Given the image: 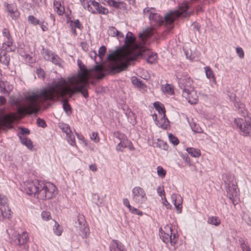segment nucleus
I'll return each instance as SVG.
<instances>
[{"instance_id":"1","label":"nucleus","mask_w":251,"mask_h":251,"mask_svg":"<svg viewBox=\"0 0 251 251\" xmlns=\"http://www.w3.org/2000/svg\"><path fill=\"white\" fill-rule=\"evenodd\" d=\"M67 84V81L60 77L57 80L53 81L47 87L25 96L24 105L18 102L16 103L18 113L20 115L36 114L40 110L41 104L61 99L63 110L67 115H70L72 107L66 97L71 98L76 93H81L85 98L89 95L87 90L77 91L76 87L68 86Z\"/></svg>"},{"instance_id":"2","label":"nucleus","mask_w":251,"mask_h":251,"mask_svg":"<svg viewBox=\"0 0 251 251\" xmlns=\"http://www.w3.org/2000/svg\"><path fill=\"white\" fill-rule=\"evenodd\" d=\"M79 70L76 75L68 77V81L72 86L76 87L77 91L87 90L89 80L95 75L98 78H102L105 75L101 65H96L93 68L88 69L80 60H77Z\"/></svg>"},{"instance_id":"3","label":"nucleus","mask_w":251,"mask_h":251,"mask_svg":"<svg viewBox=\"0 0 251 251\" xmlns=\"http://www.w3.org/2000/svg\"><path fill=\"white\" fill-rule=\"evenodd\" d=\"M188 5L183 3L178 10L170 12L162 17L158 13H156L154 8H145L143 10L144 16L148 17L151 23L155 25H165L168 28L171 29L173 27L174 21L180 16H186L188 15Z\"/></svg>"},{"instance_id":"4","label":"nucleus","mask_w":251,"mask_h":251,"mask_svg":"<svg viewBox=\"0 0 251 251\" xmlns=\"http://www.w3.org/2000/svg\"><path fill=\"white\" fill-rule=\"evenodd\" d=\"M24 189L28 195L40 200L51 199L56 190L55 186L52 183L38 179L25 181Z\"/></svg>"},{"instance_id":"5","label":"nucleus","mask_w":251,"mask_h":251,"mask_svg":"<svg viewBox=\"0 0 251 251\" xmlns=\"http://www.w3.org/2000/svg\"><path fill=\"white\" fill-rule=\"evenodd\" d=\"M159 236L163 242L168 245L170 243L174 246L177 241L178 236L176 232L173 230L172 227L166 226L164 229L161 228L159 229Z\"/></svg>"},{"instance_id":"6","label":"nucleus","mask_w":251,"mask_h":251,"mask_svg":"<svg viewBox=\"0 0 251 251\" xmlns=\"http://www.w3.org/2000/svg\"><path fill=\"white\" fill-rule=\"evenodd\" d=\"M75 229L79 235L82 237H86L89 232V227L86 225V222L83 215L78 214L77 216V221L74 223Z\"/></svg>"},{"instance_id":"7","label":"nucleus","mask_w":251,"mask_h":251,"mask_svg":"<svg viewBox=\"0 0 251 251\" xmlns=\"http://www.w3.org/2000/svg\"><path fill=\"white\" fill-rule=\"evenodd\" d=\"M137 57L136 55H126L125 61H120L111 66V71L113 73H119L125 70L130 65V62L135 60Z\"/></svg>"},{"instance_id":"8","label":"nucleus","mask_w":251,"mask_h":251,"mask_svg":"<svg viewBox=\"0 0 251 251\" xmlns=\"http://www.w3.org/2000/svg\"><path fill=\"white\" fill-rule=\"evenodd\" d=\"M0 220L4 219H10L11 218L12 211L8 206V200L7 198L0 194Z\"/></svg>"},{"instance_id":"9","label":"nucleus","mask_w":251,"mask_h":251,"mask_svg":"<svg viewBox=\"0 0 251 251\" xmlns=\"http://www.w3.org/2000/svg\"><path fill=\"white\" fill-rule=\"evenodd\" d=\"M153 106L158 113L161 114V121H163V123L157 122L156 125L164 129H166L169 126V121L165 115V109L162 104L159 101H155L153 103Z\"/></svg>"},{"instance_id":"10","label":"nucleus","mask_w":251,"mask_h":251,"mask_svg":"<svg viewBox=\"0 0 251 251\" xmlns=\"http://www.w3.org/2000/svg\"><path fill=\"white\" fill-rule=\"evenodd\" d=\"M132 200L137 204H141L147 200L145 191L140 187H134L132 190Z\"/></svg>"},{"instance_id":"11","label":"nucleus","mask_w":251,"mask_h":251,"mask_svg":"<svg viewBox=\"0 0 251 251\" xmlns=\"http://www.w3.org/2000/svg\"><path fill=\"white\" fill-rule=\"evenodd\" d=\"M85 9L93 14L106 15L108 13L107 8L102 6L95 0H90L89 2V6H86Z\"/></svg>"},{"instance_id":"12","label":"nucleus","mask_w":251,"mask_h":251,"mask_svg":"<svg viewBox=\"0 0 251 251\" xmlns=\"http://www.w3.org/2000/svg\"><path fill=\"white\" fill-rule=\"evenodd\" d=\"M176 77L178 79L179 87L182 90V93L184 91L190 92L194 89L192 86L193 80L189 76H185L184 77H181L178 75Z\"/></svg>"},{"instance_id":"13","label":"nucleus","mask_w":251,"mask_h":251,"mask_svg":"<svg viewBox=\"0 0 251 251\" xmlns=\"http://www.w3.org/2000/svg\"><path fill=\"white\" fill-rule=\"evenodd\" d=\"M28 240V237L26 232H23L22 233H15L12 237V242L16 245L21 246L25 245Z\"/></svg>"},{"instance_id":"14","label":"nucleus","mask_w":251,"mask_h":251,"mask_svg":"<svg viewBox=\"0 0 251 251\" xmlns=\"http://www.w3.org/2000/svg\"><path fill=\"white\" fill-rule=\"evenodd\" d=\"M182 96L187 100L188 102L191 104H196L198 101V96L194 89L190 92H182Z\"/></svg>"},{"instance_id":"15","label":"nucleus","mask_w":251,"mask_h":251,"mask_svg":"<svg viewBox=\"0 0 251 251\" xmlns=\"http://www.w3.org/2000/svg\"><path fill=\"white\" fill-rule=\"evenodd\" d=\"M226 191L227 196L229 199L234 203V197L238 195V190L236 183L231 184V185H226Z\"/></svg>"},{"instance_id":"16","label":"nucleus","mask_w":251,"mask_h":251,"mask_svg":"<svg viewBox=\"0 0 251 251\" xmlns=\"http://www.w3.org/2000/svg\"><path fill=\"white\" fill-rule=\"evenodd\" d=\"M4 6L6 7V10L9 13L11 18L14 20H16L20 16V13L16 6L14 4H8L4 3Z\"/></svg>"},{"instance_id":"17","label":"nucleus","mask_w":251,"mask_h":251,"mask_svg":"<svg viewBox=\"0 0 251 251\" xmlns=\"http://www.w3.org/2000/svg\"><path fill=\"white\" fill-rule=\"evenodd\" d=\"M107 4L116 9L125 10L126 9V4L123 1L120 0H105Z\"/></svg>"},{"instance_id":"18","label":"nucleus","mask_w":251,"mask_h":251,"mask_svg":"<svg viewBox=\"0 0 251 251\" xmlns=\"http://www.w3.org/2000/svg\"><path fill=\"white\" fill-rule=\"evenodd\" d=\"M233 101L234 106L238 109V113L244 117L247 116L248 112L245 104L236 99H234Z\"/></svg>"},{"instance_id":"19","label":"nucleus","mask_w":251,"mask_h":251,"mask_svg":"<svg viewBox=\"0 0 251 251\" xmlns=\"http://www.w3.org/2000/svg\"><path fill=\"white\" fill-rule=\"evenodd\" d=\"M110 251H126L125 246L119 241L113 240L110 245Z\"/></svg>"},{"instance_id":"20","label":"nucleus","mask_w":251,"mask_h":251,"mask_svg":"<svg viewBox=\"0 0 251 251\" xmlns=\"http://www.w3.org/2000/svg\"><path fill=\"white\" fill-rule=\"evenodd\" d=\"M240 128L244 136H248L251 132V120H245Z\"/></svg>"},{"instance_id":"21","label":"nucleus","mask_w":251,"mask_h":251,"mask_svg":"<svg viewBox=\"0 0 251 251\" xmlns=\"http://www.w3.org/2000/svg\"><path fill=\"white\" fill-rule=\"evenodd\" d=\"M172 201L178 213L181 212L182 199L180 195L176 194H173L172 195Z\"/></svg>"},{"instance_id":"22","label":"nucleus","mask_w":251,"mask_h":251,"mask_svg":"<svg viewBox=\"0 0 251 251\" xmlns=\"http://www.w3.org/2000/svg\"><path fill=\"white\" fill-rule=\"evenodd\" d=\"M16 49L15 45H13V41H7L6 42L3 43L0 48V50L6 52L14 51Z\"/></svg>"},{"instance_id":"23","label":"nucleus","mask_w":251,"mask_h":251,"mask_svg":"<svg viewBox=\"0 0 251 251\" xmlns=\"http://www.w3.org/2000/svg\"><path fill=\"white\" fill-rule=\"evenodd\" d=\"M3 121L5 124L11 126L16 119V115L13 113H9L4 115L2 117Z\"/></svg>"},{"instance_id":"24","label":"nucleus","mask_w":251,"mask_h":251,"mask_svg":"<svg viewBox=\"0 0 251 251\" xmlns=\"http://www.w3.org/2000/svg\"><path fill=\"white\" fill-rule=\"evenodd\" d=\"M10 60V55L7 54L5 51L0 50V62L3 65L8 67Z\"/></svg>"},{"instance_id":"25","label":"nucleus","mask_w":251,"mask_h":251,"mask_svg":"<svg viewBox=\"0 0 251 251\" xmlns=\"http://www.w3.org/2000/svg\"><path fill=\"white\" fill-rule=\"evenodd\" d=\"M223 179L225 185H229L231 184L236 183L234 177L232 174H226L223 176Z\"/></svg>"},{"instance_id":"26","label":"nucleus","mask_w":251,"mask_h":251,"mask_svg":"<svg viewBox=\"0 0 251 251\" xmlns=\"http://www.w3.org/2000/svg\"><path fill=\"white\" fill-rule=\"evenodd\" d=\"M0 89L1 92H2L4 94L9 95L11 91L12 88L11 86L9 85V84L7 82H0Z\"/></svg>"},{"instance_id":"27","label":"nucleus","mask_w":251,"mask_h":251,"mask_svg":"<svg viewBox=\"0 0 251 251\" xmlns=\"http://www.w3.org/2000/svg\"><path fill=\"white\" fill-rule=\"evenodd\" d=\"M19 137L22 144L25 146L29 150H31L33 148L32 142L30 139L20 135Z\"/></svg>"},{"instance_id":"28","label":"nucleus","mask_w":251,"mask_h":251,"mask_svg":"<svg viewBox=\"0 0 251 251\" xmlns=\"http://www.w3.org/2000/svg\"><path fill=\"white\" fill-rule=\"evenodd\" d=\"M204 70L207 78L212 80V81L216 83V78L214 76V73L212 69L209 67H204Z\"/></svg>"},{"instance_id":"29","label":"nucleus","mask_w":251,"mask_h":251,"mask_svg":"<svg viewBox=\"0 0 251 251\" xmlns=\"http://www.w3.org/2000/svg\"><path fill=\"white\" fill-rule=\"evenodd\" d=\"M54 9L59 15H62L64 12V8L62 7L60 2L55 0L53 2Z\"/></svg>"},{"instance_id":"30","label":"nucleus","mask_w":251,"mask_h":251,"mask_svg":"<svg viewBox=\"0 0 251 251\" xmlns=\"http://www.w3.org/2000/svg\"><path fill=\"white\" fill-rule=\"evenodd\" d=\"M186 151L192 157H198L201 155V151L198 149L193 148H187Z\"/></svg>"},{"instance_id":"31","label":"nucleus","mask_w":251,"mask_h":251,"mask_svg":"<svg viewBox=\"0 0 251 251\" xmlns=\"http://www.w3.org/2000/svg\"><path fill=\"white\" fill-rule=\"evenodd\" d=\"M41 53L43 55L44 59L47 60H50L52 55L54 54H53L52 52L49 50L48 49H45L44 48H43Z\"/></svg>"},{"instance_id":"32","label":"nucleus","mask_w":251,"mask_h":251,"mask_svg":"<svg viewBox=\"0 0 251 251\" xmlns=\"http://www.w3.org/2000/svg\"><path fill=\"white\" fill-rule=\"evenodd\" d=\"M207 222L208 224L218 226L221 224V220L216 216H211L208 218Z\"/></svg>"},{"instance_id":"33","label":"nucleus","mask_w":251,"mask_h":251,"mask_svg":"<svg viewBox=\"0 0 251 251\" xmlns=\"http://www.w3.org/2000/svg\"><path fill=\"white\" fill-rule=\"evenodd\" d=\"M134 39L135 38L133 33L130 31H128L127 32L125 38V44L127 46L132 43Z\"/></svg>"},{"instance_id":"34","label":"nucleus","mask_w":251,"mask_h":251,"mask_svg":"<svg viewBox=\"0 0 251 251\" xmlns=\"http://www.w3.org/2000/svg\"><path fill=\"white\" fill-rule=\"evenodd\" d=\"M50 61L52 62L55 65H58L60 67L62 66V65H61L62 60L58 55H57L56 54H54L53 55H52V57Z\"/></svg>"},{"instance_id":"35","label":"nucleus","mask_w":251,"mask_h":251,"mask_svg":"<svg viewBox=\"0 0 251 251\" xmlns=\"http://www.w3.org/2000/svg\"><path fill=\"white\" fill-rule=\"evenodd\" d=\"M28 22L33 25L40 24V21L33 15H29L27 17Z\"/></svg>"},{"instance_id":"36","label":"nucleus","mask_w":251,"mask_h":251,"mask_svg":"<svg viewBox=\"0 0 251 251\" xmlns=\"http://www.w3.org/2000/svg\"><path fill=\"white\" fill-rule=\"evenodd\" d=\"M157 58V56L156 53H151L149 55L147 58V61L150 64H154L156 62Z\"/></svg>"},{"instance_id":"37","label":"nucleus","mask_w":251,"mask_h":251,"mask_svg":"<svg viewBox=\"0 0 251 251\" xmlns=\"http://www.w3.org/2000/svg\"><path fill=\"white\" fill-rule=\"evenodd\" d=\"M132 83L133 85H136L138 87L143 88L145 85L142 81L136 77H133L132 79Z\"/></svg>"},{"instance_id":"38","label":"nucleus","mask_w":251,"mask_h":251,"mask_svg":"<svg viewBox=\"0 0 251 251\" xmlns=\"http://www.w3.org/2000/svg\"><path fill=\"white\" fill-rule=\"evenodd\" d=\"M106 48L105 46H101L98 51V57L99 58V62H101L102 60V57L105 53Z\"/></svg>"},{"instance_id":"39","label":"nucleus","mask_w":251,"mask_h":251,"mask_svg":"<svg viewBox=\"0 0 251 251\" xmlns=\"http://www.w3.org/2000/svg\"><path fill=\"white\" fill-rule=\"evenodd\" d=\"M121 51H122V49L121 48L117 49L115 50H109L110 52L107 55V59L108 60L112 59L113 58H114V57H115L116 54H117V53H119Z\"/></svg>"},{"instance_id":"40","label":"nucleus","mask_w":251,"mask_h":251,"mask_svg":"<svg viewBox=\"0 0 251 251\" xmlns=\"http://www.w3.org/2000/svg\"><path fill=\"white\" fill-rule=\"evenodd\" d=\"M68 143L72 146L75 145V138L72 132L66 135Z\"/></svg>"},{"instance_id":"41","label":"nucleus","mask_w":251,"mask_h":251,"mask_svg":"<svg viewBox=\"0 0 251 251\" xmlns=\"http://www.w3.org/2000/svg\"><path fill=\"white\" fill-rule=\"evenodd\" d=\"M53 230L54 233L58 236H60L62 232L61 227H60L59 225L56 222H55V225L53 227Z\"/></svg>"},{"instance_id":"42","label":"nucleus","mask_w":251,"mask_h":251,"mask_svg":"<svg viewBox=\"0 0 251 251\" xmlns=\"http://www.w3.org/2000/svg\"><path fill=\"white\" fill-rule=\"evenodd\" d=\"M118 33V30L114 26L109 27L107 30L108 34L112 37H115Z\"/></svg>"},{"instance_id":"43","label":"nucleus","mask_w":251,"mask_h":251,"mask_svg":"<svg viewBox=\"0 0 251 251\" xmlns=\"http://www.w3.org/2000/svg\"><path fill=\"white\" fill-rule=\"evenodd\" d=\"M240 247L243 251H251V248L248 243H246L243 240H240Z\"/></svg>"},{"instance_id":"44","label":"nucleus","mask_w":251,"mask_h":251,"mask_svg":"<svg viewBox=\"0 0 251 251\" xmlns=\"http://www.w3.org/2000/svg\"><path fill=\"white\" fill-rule=\"evenodd\" d=\"M169 140L171 143L176 146L179 144V140L177 137L175 136L173 134L170 133L169 134Z\"/></svg>"},{"instance_id":"45","label":"nucleus","mask_w":251,"mask_h":251,"mask_svg":"<svg viewBox=\"0 0 251 251\" xmlns=\"http://www.w3.org/2000/svg\"><path fill=\"white\" fill-rule=\"evenodd\" d=\"M31 1L35 6L39 8L45 4L46 0H31Z\"/></svg>"},{"instance_id":"46","label":"nucleus","mask_w":251,"mask_h":251,"mask_svg":"<svg viewBox=\"0 0 251 251\" xmlns=\"http://www.w3.org/2000/svg\"><path fill=\"white\" fill-rule=\"evenodd\" d=\"M157 144L160 148L164 150H167L168 148L167 144L162 140L158 139Z\"/></svg>"},{"instance_id":"47","label":"nucleus","mask_w":251,"mask_h":251,"mask_svg":"<svg viewBox=\"0 0 251 251\" xmlns=\"http://www.w3.org/2000/svg\"><path fill=\"white\" fill-rule=\"evenodd\" d=\"M157 172L158 175L161 178H164L166 176V172L161 166L157 167Z\"/></svg>"},{"instance_id":"48","label":"nucleus","mask_w":251,"mask_h":251,"mask_svg":"<svg viewBox=\"0 0 251 251\" xmlns=\"http://www.w3.org/2000/svg\"><path fill=\"white\" fill-rule=\"evenodd\" d=\"M34 6H35L34 4H32V3H29L27 1L24 2L22 5L23 8L27 11L31 10Z\"/></svg>"},{"instance_id":"49","label":"nucleus","mask_w":251,"mask_h":251,"mask_svg":"<svg viewBox=\"0 0 251 251\" xmlns=\"http://www.w3.org/2000/svg\"><path fill=\"white\" fill-rule=\"evenodd\" d=\"M2 34L3 35L7 38V41H12L13 39L10 35L9 30L5 28L2 30Z\"/></svg>"},{"instance_id":"50","label":"nucleus","mask_w":251,"mask_h":251,"mask_svg":"<svg viewBox=\"0 0 251 251\" xmlns=\"http://www.w3.org/2000/svg\"><path fill=\"white\" fill-rule=\"evenodd\" d=\"M98 56V54L96 51L95 50H91L89 52V56L93 59H94L95 61V63H96V65H99V63L100 62L99 61L96 60L97 57Z\"/></svg>"},{"instance_id":"51","label":"nucleus","mask_w":251,"mask_h":251,"mask_svg":"<svg viewBox=\"0 0 251 251\" xmlns=\"http://www.w3.org/2000/svg\"><path fill=\"white\" fill-rule=\"evenodd\" d=\"M129 210L132 214H137L140 216L143 215V212L142 211L134 207L131 206V208H129Z\"/></svg>"},{"instance_id":"52","label":"nucleus","mask_w":251,"mask_h":251,"mask_svg":"<svg viewBox=\"0 0 251 251\" xmlns=\"http://www.w3.org/2000/svg\"><path fill=\"white\" fill-rule=\"evenodd\" d=\"M37 124L38 126L42 127L43 128H45L47 126V124L45 121L40 118H38L37 119Z\"/></svg>"},{"instance_id":"53","label":"nucleus","mask_w":251,"mask_h":251,"mask_svg":"<svg viewBox=\"0 0 251 251\" xmlns=\"http://www.w3.org/2000/svg\"><path fill=\"white\" fill-rule=\"evenodd\" d=\"M41 217L44 220L47 221L51 218L50 214L47 211H43L41 214Z\"/></svg>"},{"instance_id":"54","label":"nucleus","mask_w":251,"mask_h":251,"mask_svg":"<svg viewBox=\"0 0 251 251\" xmlns=\"http://www.w3.org/2000/svg\"><path fill=\"white\" fill-rule=\"evenodd\" d=\"M59 126L62 131L65 132L66 135H68L69 133L71 132V130L70 129L68 125H65L62 126Z\"/></svg>"},{"instance_id":"55","label":"nucleus","mask_w":251,"mask_h":251,"mask_svg":"<svg viewBox=\"0 0 251 251\" xmlns=\"http://www.w3.org/2000/svg\"><path fill=\"white\" fill-rule=\"evenodd\" d=\"M236 52L238 55V56L240 58H243L244 57V52L243 50L241 47H237L236 48Z\"/></svg>"},{"instance_id":"56","label":"nucleus","mask_w":251,"mask_h":251,"mask_svg":"<svg viewBox=\"0 0 251 251\" xmlns=\"http://www.w3.org/2000/svg\"><path fill=\"white\" fill-rule=\"evenodd\" d=\"M98 133L95 132H93L92 134L91 135V139L93 140L95 143H98L100 141V138L98 136Z\"/></svg>"},{"instance_id":"57","label":"nucleus","mask_w":251,"mask_h":251,"mask_svg":"<svg viewBox=\"0 0 251 251\" xmlns=\"http://www.w3.org/2000/svg\"><path fill=\"white\" fill-rule=\"evenodd\" d=\"M163 91L164 92H166L167 93L171 94H172L174 93V91H173V90L172 87L169 84H167L165 86L164 88L163 89Z\"/></svg>"},{"instance_id":"58","label":"nucleus","mask_w":251,"mask_h":251,"mask_svg":"<svg viewBox=\"0 0 251 251\" xmlns=\"http://www.w3.org/2000/svg\"><path fill=\"white\" fill-rule=\"evenodd\" d=\"M191 128L193 131L195 132L201 133V128L196 124H194L191 126Z\"/></svg>"},{"instance_id":"59","label":"nucleus","mask_w":251,"mask_h":251,"mask_svg":"<svg viewBox=\"0 0 251 251\" xmlns=\"http://www.w3.org/2000/svg\"><path fill=\"white\" fill-rule=\"evenodd\" d=\"M36 73L39 77H45V72L41 68H38L36 69Z\"/></svg>"},{"instance_id":"60","label":"nucleus","mask_w":251,"mask_h":251,"mask_svg":"<svg viewBox=\"0 0 251 251\" xmlns=\"http://www.w3.org/2000/svg\"><path fill=\"white\" fill-rule=\"evenodd\" d=\"M121 145H122L123 148H126L129 146L131 142H129L127 139H125L120 142Z\"/></svg>"},{"instance_id":"61","label":"nucleus","mask_w":251,"mask_h":251,"mask_svg":"<svg viewBox=\"0 0 251 251\" xmlns=\"http://www.w3.org/2000/svg\"><path fill=\"white\" fill-rule=\"evenodd\" d=\"M157 192L159 196L162 197L163 195H165V191L163 186H159L157 188Z\"/></svg>"},{"instance_id":"62","label":"nucleus","mask_w":251,"mask_h":251,"mask_svg":"<svg viewBox=\"0 0 251 251\" xmlns=\"http://www.w3.org/2000/svg\"><path fill=\"white\" fill-rule=\"evenodd\" d=\"M19 128L21 130L20 133L22 135H28L30 133L29 130L27 128L20 127Z\"/></svg>"},{"instance_id":"63","label":"nucleus","mask_w":251,"mask_h":251,"mask_svg":"<svg viewBox=\"0 0 251 251\" xmlns=\"http://www.w3.org/2000/svg\"><path fill=\"white\" fill-rule=\"evenodd\" d=\"M244 121H243V120L242 119L238 118L235 119L234 120V124L239 127V128H241V126H242V123H243Z\"/></svg>"},{"instance_id":"64","label":"nucleus","mask_w":251,"mask_h":251,"mask_svg":"<svg viewBox=\"0 0 251 251\" xmlns=\"http://www.w3.org/2000/svg\"><path fill=\"white\" fill-rule=\"evenodd\" d=\"M74 25L75 28H77L79 29H81V28H82L81 24H80V21L78 19H76L74 21Z\"/></svg>"}]
</instances>
